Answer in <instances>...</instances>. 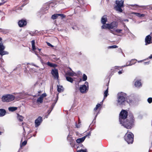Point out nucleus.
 Masks as SVG:
<instances>
[{
	"instance_id": "f257e3e1",
	"label": "nucleus",
	"mask_w": 152,
	"mask_h": 152,
	"mask_svg": "<svg viewBox=\"0 0 152 152\" xmlns=\"http://www.w3.org/2000/svg\"><path fill=\"white\" fill-rule=\"evenodd\" d=\"M132 102V100H128L126 94L123 92L118 93L117 95L116 105L121 107L124 106L127 103H130Z\"/></svg>"
},
{
	"instance_id": "f03ea898",
	"label": "nucleus",
	"mask_w": 152,
	"mask_h": 152,
	"mask_svg": "<svg viewBox=\"0 0 152 152\" xmlns=\"http://www.w3.org/2000/svg\"><path fill=\"white\" fill-rule=\"evenodd\" d=\"M130 116V118L129 119H126L124 121L122 122V123H120L121 124L122 126H124L127 129H131L134 125V119L133 116L132 115Z\"/></svg>"
},
{
	"instance_id": "7ed1b4c3",
	"label": "nucleus",
	"mask_w": 152,
	"mask_h": 152,
	"mask_svg": "<svg viewBox=\"0 0 152 152\" xmlns=\"http://www.w3.org/2000/svg\"><path fill=\"white\" fill-rule=\"evenodd\" d=\"M125 140L128 144L132 143L134 141V135L131 132H127L124 137Z\"/></svg>"
},
{
	"instance_id": "20e7f679",
	"label": "nucleus",
	"mask_w": 152,
	"mask_h": 152,
	"mask_svg": "<svg viewBox=\"0 0 152 152\" xmlns=\"http://www.w3.org/2000/svg\"><path fill=\"white\" fill-rule=\"evenodd\" d=\"M128 112L125 110H122L120 112L119 116V121L120 123L124 121L128 116Z\"/></svg>"
},
{
	"instance_id": "39448f33",
	"label": "nucleus",
	"mask_w": 152,
	"mask_h": 152,
	"mask_svg": "<svg viewBox=\"0 0 152 152\" xmlns=\"http://www.w3.org/2000/svg\"><path fill=\"white\" fill-rule=\"evenodd\" d=\"M88 83L87 81L85 82V84L81 85L79 88L80 92L82 94L86 93L88 90Z\"/></svg>"
},
{
	"instance_id": "423d86ee",
	"label": "nucleus",
	"mask_w": 152,
	"mask_h": 152,
	"mask_svg": "<svg viewBox=\"0 0 152 152\" xmlns=\"http://www.w3.org/2000/svg\"><path fill=\"white\" fill-rule=\"evenodd\" d=\"M117 23L116 22H113L110 24H106V25H103L102 27V29L108 28L109 29H113L116 27Z\"/></svg>"
},
{
	"instance_id": "0eeeda50",
	"label": "nucleus",
	"mask_w": 152,
	"mask_h": 152,
	"mask_svg": "<svg viewBox=\"0 0 152 152\" xmlns=\"http://www.w3.org/2000/svg\"><path fill=\"white\" fill-rule=\"evenodd\" d=\"M14 98L15 97L13 95L7 94L2 96V100L3 102H9L13 100Z\"/></svg>"
},
{
	"instance_id": "6e6552de",
	"label": "nucleus",
	"mask_w": 152,
	"mask_h": 152,
	"mask_svg": "<svg viewBox=\"0 0 152 152\" xmlns=\"http://www.w3.org/2000/svg\"><path fill=\"white\" fill-rule=\"evenodd\" d=\"M51 73L55 79H58L59 76L58 70L56 68L53 69L51 70Z\"/></svg>"
},
{
	"instance_id": "1a4fd4ad",
	"label": "nucleus",
	"mask_w": 152,
	"mask_h": 152,
	"mask_svg": "<svg viewBox=\"0 0 152 152\" xmlns=\"http://www.w3.org/2000/svg\"><path fill=\"white\" fill-rule=\"evenodd\" d=\"M42 118L41 116H39L35 121V127H37L39 126L42 122Z\"/></svg>"
},
{
	"instance_id": "9d476101",
	"label": "nucleus",
	"mask_w": 152,
	"mask_h": 152,
	"mask_svg": "<svg viewBox=\"0 0 152 152\" xmlns=\"http://www.w3.org/2000/svg\"><path fill=\"white\" fill-rule=\"evenodd\" d=\"M27 24V21L26 20L21 19L18 22V25L20 27H23Z\"/></svg>"
},
{
	"instance_id": "9b49d317",
	"label": "nucleus",
	"mask_w": 152,
	"mask_h": 152,
	"mask_svg": "<svg viewBox=\"0 0 152 152\" xmlns=\"http://www.w3.org/2000/svg\"><path fill=\"white\" fill-rule=\"evenodd\" d=\"M151 37L150 35L147 36L145 38V45L150 44L152 43V41H151Z\"/></svg>"
},
{
	"instance_id": "f8f14e48",
	"label": "nucleus",
	"mask_w": 152,
	"mask_h": 152,
	"mask_svg": "<svg viewBox=\"0 0 152 152\" xmlns=\"http://www.w3.org/2000/svg\"><path fill=\"white\" fill-rule=\"evenodd\" d=\"M124 28L122 29H123V32L124 33V34L126 33H129L132 36H134L133 34L130 31L129 29L124 24Z\"/></svg>"
},
{
	"instance_id": "ddd939ff",
	"label": "nucleus",
	"mask_w": 152,
	"mask_h": 152,
	"mask_svg": "<svg viewBox=\"0 0 152 152\" xmlns=\"http://www.w3.org/2000/svg\"><path fill=\"white\" fill-rule=\"evenodd\" d=\"M49 8V6L48 4L45 5L41 9V11L42 12V14H44L47 13V10Z\"/></svg>"
},
{
	"instance_id": "4468645a",
	"label": "nucleus",
	"mask_w": 152,
	"mask_h": 152,
	"mask_svg": "<svg viewBox=\"0 0 152 152\" xmlns=\"http://www.w3.org/2000/svg\"><path fill=\"white\" fill-rule=\"evenodd\" d=\"M134 86L136 87L140 88L142 86V83L140 80H134Z\"/></svg>"
},
{
	"instance_id": "2eb2a0df",
	"label": "nucleus",
	"mask_w": 152,
	"mask_h": 152,
	"mask_svg": "<svg viewBox=\"0 0 152 152\" xmlns=\"http://www.w3.org/2000/svg\"><path fill=\"white\" fill-rule=\"evenodd\" d=\"M115 4H116V6L124 7V1L121 0L119 1H116Z\"/></svg>"
},
{
	"instance_id": "dca6fc26",
	"label": "nucleus",
	"mask_w": 152,
	"mask_h": 152,
	"mask_svg": "<svg viewBox=\"0 0 152 152\" xmlns=\"http://www.w3.org/2000/svg\"><path fill=\"white\" fill-rule=\"evenodd\" d=\"M107 21V15H104L101 18V22L103 25H106V23Z\"/></svg>"
},
{
	"instance_id": "f3484780",
	"label": "nucleus",
	"mask_w": 152,
	"mask_h": 152,
	"mask_svg": "<svg viewBox=\"0 0 152 152\" xmlns=\"http://www.w3.org/2000/svg\"><path fill=\"white\" fill-rule=\"evenodd\" d=\"M136 62V61L135 59H134V60L132 59V60L130 61V62H129V64L128 63H126V65H124V66H122V67H124L127 66H131V65H132L133 64H134Z\"/></svg>"
},
{
	"instance_id": "a211bd4d",
	"label": "nucleus",
	"mask_w": 152,
	"mask_h": 152,
	"mask_svg": "<svg viewBox=\"0 0 152 152\" xmlns=\"http://www.w3.org/2000/svg\"><path fill=\"white\" fill-rule=\"evenodd\" d=\"M86 137L87 136H85L82 137L77 139L76 140V142L78 143L83 142L84 141Z\"/></svg>"
},
{
	"instance_id": "6ab92c4d",
	"label": "nucleus",
	"mask_w": 152,
	"mask_h": 152,
	"mask_svg": "<svg viewBox=\"0 0 152 152\" xmlns=\"http://www.w3.org/2000/svg\"><path fill=\"white\" fill-rule=\"evenodd\" d=\"M6 110L4 109H0V117H2L4 116L6 114Z\"/></svg>"
},
{
	"instance_id": "aec40b11",
	"label": "nucleus",
	"mask_w": 152,
	"mask_h": 152,
	"mask_svg": "<svg viewBox=\"0 0 152 152\" xmlns=\"http://www.w3.org/2000/svg\"><path fill=\"white\" fill-rule=\"evenodd\" d=\"M123 7L115 6L114 7V9L116 11H118L119 12L121 13L123 11V10L121 8Z\"/></svg>"
},
{
	"instance_id": "412c9836",
	"label": "nucleus",
	"mask_w": 152,
	"mask_h": 152,
	"mask_svg": "<svg viewBox=\"0 0 152 152\" xmlns=\"http://www.w3.org/2000/svg\"><path fill=\"white\" fill-rule=\"evenodd\" d=\"M64 88L62 86L57 85V91L60 93L64 91Z\"/></svg>"
},
{
	"instance_id": "4be33fe9",
	"label": "nucleus",
	"mask_w": 152,
	"mask_h": 152,
	"mask_svg": "<svg viewBox=\"0 0 152 152\" xmlns=\"http://www.w3.org/2000/svg\"><path fill=\"white\" fill-rule=\"evenodd\" d=\"M132 14H135L136 16L139 18L143 17H144L145 15L144 14H141L139 13L133 12Z\"/></svg>"
},
{
	"instance_id": "5701e85b",
	"label": "nucleus",
	"mask_w": 152,
	"mask_h": 152,
	"mask_svg": "<svg viewBox=\"0 0 152 152\" xmlns=\"http://www.w3.org/2000/svg\"><path fill=\"white\" fill-rule=\"evenodd\" d=\"M17 109V107H10L8 108V110L10 111L13 112Z\"/></svg>"
},
{
	"instance_id": "b1692460",
	"label": "nucleus",
	"mask_w": 152,
	"mask_h": 152,
	"mask_svg": "<svg viewBox=\"0 0 152 152\" xmlns=\"http://www.w3.org/2000/svg\"><path fill=\"white\" fill-rule=\"evenodd\" d=\"M47 64L48 66L51 67H55L57 66V65L56 64L51 63L49 61H48L47 63Z\"/></svg>"
},
{
	"instance_id": "393cba45",
	"label": "nucleus",
	"mask_w": 152,
	"mask_h": 152,
	"mask_svg": "<svg viewBox=\"0 0 152 152\" xmlns=\"http://www.w3.org/2000/svg\"><path fill=\"white\" fill-rule=\"evenodd\" d=\"M17 119L20 121H23V117L21 115H20L19 114H17Z\"/></svg>"
},
{
	"instance_id": "a878e982",
	"label": "nucleus",
	"mask_w": 152,
	"mask_h": 152,
	"mask_svg": "<svg viewBox=\"0 0 152 152\" xmlns=\"http://www.w3.org/2000/svg\"><path fill=\"white\" fill-rule=\"evenodd\" d=\"M103 101H102L100 102V103H98L96 105V107L94 109V111L96 110L101 106V104H102Z\"/></svg>"
},
{
	"instance_id": "bb28decb",
	"label": "nucleus",
	"mask_w": 152,
	"mask_h": 152,
	"mask_svg": "<svg viewBox=\"0 0 152 152\" xmlns=\"http://www.w3.org/2000/svg\"><path fill=\"white\" fill-rule=\"evenodd\" d=\"M9 54V53L6 51L2 50L0 51V55L2 56L5 55H7Z\"/></svg>"
},
{
	"instance_id": "cd10ccee",
	"label": "nucleus",
	"mask_w": 152,
	"mask_h": 152,
	"mask_svg": "<svg viewBox=\"0 0 152 152\" xmlns=\"http://www.w3.org/2000/svg\"><path fill=\"white\" fill-rule=\"evenodd\" d=\"M115 31L118 33L124 34L123 32V29H116L115 30Z\"/></svg>"
},
{
	"instance_id": "c85d7f7f",
	"label": "nucleus",
	"mask_w": 152,
	"mask_h": 152,
	"mask_svg": "<svg viewBox=\"0 0 152 152\" xmlns=\"http://www.w3.org/2000/svg\"><path fill=\"white\" fill-rule=\"evenodd\" d=\"M66 79L67 81L71 83H72L73 81V79L72 78L66 76Z\"/></svg>"
},
{
	"instance_id": "c756f323",
	"label": "nucleus",
	"mask_w": 152,
	"mask_h": 152,
	"mask_svg": "<svg viewBox=\"0 0 152 152\" xmlns=\"http://www.w3.org/2000/svg\"><path fill=\"white\" fill-rule=\"evenodd\" d=\"M31 44H32V49L33 50H36V48L35 45V40H33L31 41Z\"/></svg>"
},
{
	"instance_id": "7c9ffc66",
	"label": "nucleus",
	"mask_w": 152,
	"mask_h": 152,
	"mask_svg": "<svg viewBox=\"0 0 152 152\" xmlns=\"http://www.w3.org/2000/svg\"><path fill=\"white\" fill-rule=\"evenodd\" d=\"M58 17V14H55L52 15L51 19L53 20H54L56 19Z\"/></svg>"
},
{
	"instance_id": "2f4dec72",
	"label": "nucleus",
	"mask_w": 152,
	"mask_h": 152,
	"mask_svg": "<svg viewBox=\"0 0 152 152\" xmlns=\"http://www.w3.org/2000/svg\"><path fill=\"white\" fill-rule=\"evenodd\" d=\"M5 49V47L2 42H0V51L3 50Z\"/></svg>"
},
{
	"instance_id": "473e14b6",
	"label": "nucleus",
	"mask_w": 152,
	"mask_h": 152,
	"mask_svg": "<svg viewBox=\"0 0 152 152\" xmlns=\"http://www.w3.org/2000/svg\"><path fill=\"white\" fill-rule=\"evenodd\" d=\"M108 87L107 89L105 90L104 93V98L106 97L108 94Z\"/></svg>"
},
{
	"instance_id": "72a5a7b5",
	"label": "nucleus",
	"mask_w": 152,
	"mask_h": 152,
	"mask_svg": "<svg viewBox=\"0 0 152 152\" xmlns=\"http://www.w3.org/2000/svg\"><path fill=\"white\" fill-rule=\"evenodd\" d=\"M43 98L42 97L40 96L37 99V101L38 102H39L40 103H42L43 102Z\"/></svg>"
},
{
	"instance_id": "f704fd0d",
	"label": "nucleus",
	"mask_w": 152,
	"mask_h": 152,
	"mask_svg": "<svg viewBox=\"0 0 152 152\" xmlns=\"http://www.w3.org/2000/svg\"><path fill=\"white\" fill-rule=\"evenodd\" d=\"M87 79V77L86 75L85 74H83V77H82V80L83 81H86Z\"/></svg>"
},
{
	"instance_id": "c9c22d12",
	"label": "nucleus",
	"mask_w": 152,
	"mask_h": 152,
	"mask_svg": "<svg viewBox=\"0 0 152 152\" xmlns=\"http://www.w3.org/2000/svg\"><path fill=\"white\" fill-rule=\"evenodd\" d=\"M58 95L56 97V98L55 100V102L53 103L51 105H52L53 106V107H54V106H55V105L56 104V103L57 102V101L58 100Z\"/></svg>"
},
{
	"instance_id": "e433bc0d",
	"label": "nucleus",
	"mask_w": 152,
	"mask_h": 152,
	"mask_svg": "<svg viewBox=\"0 0 152 152\" xmlns=\"http://www.w3.org/2000/svg\"><path fill=\"white\" fill-rule=\"evenodd\" d=\"M58 95L56 97V98L55 100V102L53 103L51 105H52L53 106V107H54V106H55V105L56 104V103L57 102V101L58 100Z\"/></svg>"
},
{
	"instance_id": "4c0bfd02",
	"label": "nucleus",
	"mask_w": 152,
	"mask_h": 152,
	"mask_svg": "<svg viewBox=\"0 0 152 152\" xmlns=\"http://www.w3.org/2000/svg\"><path fill=\"white\" fill-rule=\"evenodd\" d=\"M58 17L60 16L62 19L65 18L66 15L64 14H58Z\"/></svg>"
},
{
	"instance_id": "58836bf2",
	"label": "nucleus",
	"mask_w": 152,
	"mask_h": 152,
	"mask_svg": "<svg viewBox=\"0 0 152 152\" xmlns=\"http://www.w3.org/2000/svg\"><path fill=\"white\" fill-rule=\"evenodd\" d=\"M77 148H80V149H83L84 148L83 145L81 144H80L79 146H77Z\"/></svg>"
},
{
	"instance_id": "ea45409f",
	"label": "nucleus",
	"mask_w": 152,
	"mask_h": 152,
	"mask_svg": "<svg viewBox=\"0 0 152 152\" xmlns=\"http://www.w3.org/2000/svg\"><path fill=\"white\" fill-rule=\"evenodd\" d=\"M118 47L116 45H113L109 46L108 47V48H118Z\"/></svg>"
},
{
	"instance_id": "a19ab883",
	"label": "nucleus",
	"mask_w": 152,
	"mask_h": 152,
	"mask_svg": "<svg viewBox=\"0 0 152 152\" xmlns=\"http://www.w3.org/2000/svg\"><path fill=\"white\" fill-rule=\"evenodd\" d=\"M36 55H37V56H38V57L39 58V59H40V62H41L42 64L44 66V64H45V63L44 62H43L40 56H39L38 55H37V54H36Z\"/></svg>"
},
{
	"instance_id": "79ce46f5",
	"label": "nucleus",
	"mask_w": 152,
	"mask_h": 152,
	"mask_svg": "<svg viewBox=\"0 0 152 152\" xmlns=\"http://www.w3.org/2000/svg\"><path fill=\"white\" fill-rule=\"evenodd\" d=\"M67 74L69 76H73L74 75V73L73 72H68Z\"/></svg>"
},
{
	"instance_id": "37998d69",
	"label": "nucleus",
	"mask_w": 152,
	"mask_h": 152,
	"mask_svg": "<svg viewBox=\"0 0 152 152\" xmlns=\"http://www.w3.org/2000/svg\"><path fill=\"white\" fill-rule=\"evenodd\" d=\"M77 152H87V149H80L77 151Z\"/></svg>"
},
{
	"instance_id": "c03bdc74",
	"label": "nucleus",
	"mask_w": 152,
	"mask_h": 152,
	"mask_svg": "<svg viewBox=\"0 0 152 152\" xmlns=\"http://www.w3.org/2000/svg\"><path fill=\"white\" fill-rule=\"evenodd\" d=\"M27 141L26 140L24 141L22 143L21 145H20V146H25L27 144Z\"/></svg>"
},
{
	"instance_id": "a18cd8bd",
	"label": "nucleus",
	"mask_w": 152,
	"mask_h": 152,
	"mask_svg": "<svg viewBox=\"0 0 152 152\" xmlns=\"http://www.w3.org/2000/svg\"><path fill=\"white\" fill-rule=\"evenodd\" d=\"M148 102L149 103H151L152 102V98H148L147 99Z\"/></svg>"
},
{
	"instance_id": "49530a36",
	"label": "nucleus",
	"mask_w": 152,
	"mask_h": 152,
	"mask_svg": "<svg viewBox=\"0 0 152 152\" xmlns=\"http://www.w3.org/2000/svg\"><path fill=\"white\" fill-rule=\"evenodd\" d=\"M72 141L71 140H70V142H72ZM70 145H71V146L72 147H74L75 146V144H74V143L73 142H70Z\"/></svg>"
},
{
	"instance_id": "de8ad7c7",
	"label": "nucleus",
	"mask_w": 152,
	"mask_h": 152,
	"mask_svg": "<svg viewBox=\"0 0 152 152\" xmlns=\"http://www.w3.org/2000/svg\"><path fill=\"white\" fill-rule=\"evenodd\" d=\"M47 96L46 94L45 93H43L40 96L41 97H42L43 98L44 97L46 96Z\"/></svg>"
},
{
	"instance_id": "09e8293b",
	"label": "nucleus",
	"mask_w": 152,
	"mask_h": 152,
	"mask_svg": "<svg viewBox=\"0 0 152 152\" xmlns=\"http://www.w3.org/2000/svg\"><path fill=\"white\" fill-rule=\"evenodd\" d=\"M47 45L51 47L52 48H53V46L51 44L48 42H47Z\"/></svg>"
},
{
	"instance_id": "8fccbe9b",
	"label": "nucleus",
	"mask_w": 152,
	"mask_h": 152,
	"mask_svg": "<svg viewBox=\"0 0 152 152\" xmlns=\"http://www.w3.org/2000/svg\"><path fill=\"white\" fill-rule=\"evenodd\" d=\"M79 86L78 85V86H75V90L76 91H77L79 90Z\"/></svg>"
},
{
	"instance_id": "3c124183",
	"label": "nucleus",
	"mask_w": 152,
	"mask_h": 152,
	"mask_svg": "<svg viewBox=\"0 0 152 152\" xmlns=\"http://www.w3.org/2000/svg\"><path fill=\"white\" fill-rule=\"evenodd\" d=\"M98 115V113H97V114L95 115V116L94 117V120H93V121H92V123H93L94 121H95V120L96 119V118Z\"/></svg>"
},
{
	"instance_id": "603ef678",
	"label": "nucleus",
	"mask_w": 152,
	"mask_h": 152,
	"mask_svg": "<svg viewBox=\"0 0 152 152\" xmlns=\"http://www.w3.org/2000/svg\"><path fill=\"white\" fill-rule=\"evenodd\" d=\"M58 2L60 4H63L64 3L63 0H58Z\"/></svg>"
},
{
	"instance_id": "864d4df0",
	"label": "nucleus",
	"mask_w": 152,
	"mask_h": 152,
	"mask_svg": "<svg viewBox=\"0 0 152 152\" xmlns=\"http://www.w3.org/2000/svg\"><path fill=\"white\" fill-rule=\"evenodd\" d=\"M52 110L51 109H50V108L49 110L48 111V114L49 115L50 113H51V111L52 110Z\"/></svg>"
},
{
	"instance_id": "5fc2aeb1",
	"label": "nucleus",
	"mask_w": 152,
	"mask_h": 152,
	"mask_svg": "<svg viewBox=\"0 0 152 152\" xmlns=\"http://www.w3.org/2000/svg\"><path fill=\"white\" fill-rule=\"evenodd\" d=\"M31 65H32L34 66H35L36 67H39V66H37L36 65L34 64V63H31Z\"/></svg>"
},
{
	"instance_id": "6e6d98bb",
	"label": "nucleus",
	"mask_w": 152,
	"mask_h": 152,
	"mask_svg": "<svg viewBox=\"0 0 152 152\" xmlns=\"http://www.w3.org/2000/svg\"><path fill=\"white\" fill-rule=\"evenodd\" d=\"M29 34L32 36H34V33H32V32H30L29 33Z\"/></svg>"
},
{
	"instance_id": "4d7b16f0",
	"label": "nucleus",
	"mask_w": 152,
	"mask_h": 152,
	"mask_svg": "<svg viewBox=\"0 0 152 152\" xmlns=\"http://www.w3.org/2000/svg\"><path fill=\"white\" fill-rule=\"evenodd\" d=\"M118 74L120 75L122 73V72L121 71H119L118 72Z\"/></svg>"
},
{
	"instance_id": "13d9d810",
	"label": "nucleus",
	"mask_w": 152,
	"mask_h": 152,
	"mask_svg": "<svg viewBox=\"0 0 152 152\" xmlns=\"http://www.w3.org/2000/svg\"><path fill=\"white\" fill-rule=\"evenodd\" d=\"M91 132H90L86 136H87V137L88 136H90L91 135Z\"/></svg>"
},
{
	"instance_id": "bf43d9fd",
	"label": "nucleus",
	"mask_w": 152,
	"mask_h": 152,
	"mask_svg": "<svg viewBox=\"0 0 152 152\" xmlns=\"http://www.w3.org/2000/svg\"><path fill=\"white\" fill-rule=\"evenodd\" d=\"M123 21H126V22H128L129 21V20L128 19H126L124 20H123Z\"/></svg>"
},
{
	"instance_id": "052dcab7",
	"label": "nucleus",
	"mask_w": 152,
	"mask_h": 152,
	"mask_svg": "<svg viewBox=\"0 0 152 152\" xmlns=\"http://www.w3.org/2000/svg\"><path fill=\"white\" fill-rule=\"evenodd\" d=\"M27 3H28V2H27V3H24L23 4H22V5L21 7H23V6H24L25 5H26V4Z\"/></svg>"
},
{
	"instance_id": "680f3d73",
	"label": "nucleus",
	"mask_w": 152,
	"mask_h": 152,
	"mask_svg": "<svg viewBox=\"0 0 152 152\" xmlns=\"http://www.w3.org/2000/svg\"><path fill=\"white\" fill-rule=\"evenodd\" d=\"M44 69H45V67H44L43 68H42L40 69H39V70L40 71H41V70H44Z\"/></svg>"
},
{
	"instance_id": "e2e57ef3",
	"label": "nucleus",
	"mask_w": 152,
	"mask_h": 152,
	"mask_svg": "<svg viewBox=\"0 0 152 152\" xmlns=\"http://www.w3.org/2000/svg\"><path fill=\"white\" fill-rule=\"evenodd\" d=\"M76 126L77 128H79L80 126V125H77V124H76Z\"/></svg>"
},
{
	"instance_id": "0e129e2a",
	"label": "nucleus",
	"mask_w": 152,
	"mask_h": 152,
	"mask_svg": "<svg viewBox=\"0 0 152 152\" xmlns=\"http://www.w3.org/2000/svg\"><path fill=\"white\" fill-rule=\"evenodd\" d=\"M54 107L52 105H51V107H50V109L53 110L54 108Z\"/></svg>"
},
{
	"instance_id": "69168bd1",
	"label": "nucleus",
	"mask_w": 152,
	"mask_h": 152,
	"mask_svg": "<svg viewBox=\"0 0 152 152\" xmlns=\"http://www.w3.org/2000/svg\"><path fill=\"white\" fill-rule=\"evenodd\" d=\"M149 58L150 59L152 58V54L150 56H149Z\"/></svg>"
},
{
	"instance_id": "338daca9",
	"label": "nucleus",
	"mask_w": 152,
	"mask_h": 152,
	"mask_svg": "<svg viewBox=\"0 0 152 152\" xmlns=\"http://www.w3.org/2000/svg\"><path fill=\"white\" fill-rule=\"evenodd\" d=\"M42 91L40 90H39V91H38V93H39V94H40V93H41V92H42Z\"/></svg>"
},
{
	"instance_id": "774afa93",
	"label": "nucleus",
	"mask_w": 152,
	"mask_h": 152,
	"mask_svg": "<svg viewBox=\"0 0 152 152\" xmlns=\"http://www.w3.org/2000/svg\"><path fill=\"white\" fill-rule=\"evenodd\" d=\"M144 63H145V64H149V62H145Z\"/></svg>"
}]
</instances>
